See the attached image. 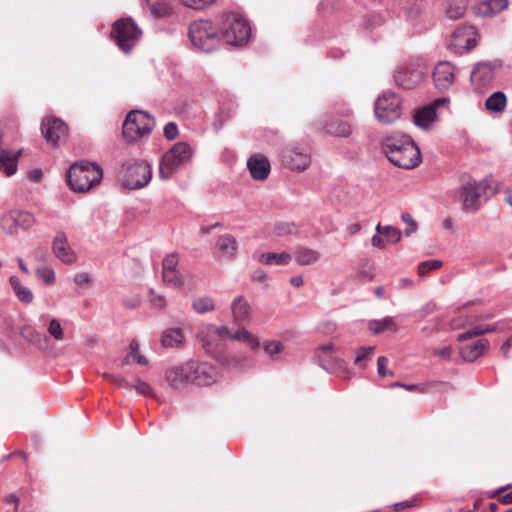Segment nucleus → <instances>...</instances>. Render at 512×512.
<instances>
[{"instance_id": "1", "label": "nucleus", "mask_w": 512, "mask_h": 512, "mask_svg": "<svg viewBox=\"0 0 512 512\" xmlns=\"http://www.w3.org/2000/svg\"><path fill=\"white\" fill-rule=\"evenodd\" d=\"M388 160L402 169H413L421 162L420 149L412 138L405 134L393 133L381 141Z\"/></svg>"}, {"instance_id": "2", "label": "nucleus", "mask_w": 512, "mask_h": 512, "mask_svg": "<svg viewBox=\"0 0 512 512\" xmlns=\"http://www.w3.org/2000/svg\"><path fill=\"white\" fill-rule=\"evenodd\" d=\"M103 177L100 166L91 162H80L73 164L67 174L68 183L76 192L89 191L98 185Z\"/></svg>"}, {"instance_id": "3", "label": "nucleus", "mask_w": 512, "mask_h": 512, "mask_svg": "<svg viewBox=\"0 0 512 512\" xmlns=\"http://www.w3.org/2000/svg\"><path fill=\"white\" fill-rule=\"evenodd\" d=\"M188 38L193 48L203 53L215 51L220 44L217 28L209 20L193 21L188 28Z\"/></svg>"}, {"instance_id": "4", "label": "nucleus", "mask_w": 512, "mask_h": 512, "mask_svg": "<svg viewBox=\"0 0 512 512\" xmlns=\"http://www.w3.org/2000/svg\"><path fill=\"white\" fill-rule=\"evenodd\" d=\"M219 17L221 33L228 45L243 46L249 41L251 27L245 18L229 12H223Z\"/></svg>"}, {"instance_id": "5", "label": "nucleus", "mask_w": 512, "mask_h": 512, "mask_svg": "<svg viewBox=\"0 0 512 512\" xmlns=\"http://www.w3.org/2000/svg\"><path fill=\"white\" fill-rule=\"evenodd\" d=\"M194 151L191 145L185 141L175 143L162 156L159 164V176L167 180L172 174L183 165L192 160Z\"/></svg>"}, {"instance_id": "6", "label": "nucleus", "mask_w": 512, "mask_h": 512, "mask_svg": "<svg viewBox=\"0 0 512 512\" xmlns=\"http://www.w3.org/2000/svg\"><path fill=\"white\" fill-rule=\"evenodd\" d=\"M426 71L427 67L422 58L410 57L397 66L394 81L403 89H413L422 81Z\"/></svg>"}, {"instance_id": "7", "label": "nucleus", "mask_w": 512, "mask_h": 512, "mask_svg": "<svg viewBox=\"0 0 512 512\" xmlns=\"http://www.w3.org/2000/svg\"><path fill=\"white\" fill-rule=\"evenodd\" d=\"M155 126V120L146 111H130L122 126V135L127 142H134L148 136Z\"/></svg>"}, {"instance_id": "8", "label": "nucleus", "mask_w": 512, "mask_h": 512, "mask_svg": "<svg viewBox=\"0 0 512 512\" xmlns=\"http://www.w3.org/2000/svg\"><path fill=\"white\" fill-rule=\"evenodd\" d=\"M142 36V31L132 18H121L112 25L111 37L117 47L125 54H129Z\"/></svg>"}, {"instance_id": "9", "label": "nucleus", "mask_w": 512, "mask_h": 512, "mask_svg": "<svg viewBox=\"0 0 512 512\" xmlns=\"http://www.w3.org/2000/svg\"><path fill=\"white\" fill-rule=\"evenodd\" d=\"M151 179L152 165L146 161L124 164L120 170L122 185L131 190L144 188Z\"/></svg>"}, {"instance_id": "10", "label": "nucleus", "mask_w": 512, "mask_h": 512, "mask_svg": "<svg viewBox=\"0 0 512 512\" xmlns=\"http://www.w3.org/2000/svg\"><path fill=\"white\" fill-rule=\"evenodd\" d=\"M490 187L483 181H468L458 190V195L462 200L463 209L468 212H476L494 192L489 193Z\"/></svg>"}, {"instance_id": "11", "label": "nucleus", "mask_w": 512, "mask_h": 512, "mask_svg": "<svg viewBox=\"0 0 512 512\" xmlns=\"http://www.w3.org/2000/svg\"><path fill=\"white\" fill-rule=\"evenodd\" d=\"M424 0H393L389 3V10L403 16L409 22L415 32L419 33L424 29Z\"/></svg>"}, {"instance_id": "12", "label": "nucleus", "mask_w": 512, "mask_h": 512, "mask_svg": "<svg viewBox=\"0 0 512 512\" xmlns=\"http://www.w3.org/2000/svg\"><path fill=\"white\" fill-rule=\"evenodd\" d=\"M401 115V100L395 93H384L375 103V116L379 122L392 123Z\"/></svg>"}, {"instance_id": "13", "label": "nucleus", "mask_w": 512, "mask_h": 512, "mask_svg": "<svg viewBox=\"0 0 512 512\" xmlns=\"http://www.w3.org/2000/svg\"><path fill=\"white\" fill-rule=\"evenodd\" d=\"M227 333V327L209 324L198 333V340L206 354L218 358L222 341Z\"/></svg>"}, {"instance_id": "14", "label": "nucleus", "mask_w": 512, "mask_h": 512, "mask_svg": "<svg viewBox=\"0 0 512 512\" xmlns=\"http://www.w3.org/2000/svg\"><path fill=\"white\" fill-rule=\"evenodd\" d=\"M35 224V218L32 213L23 210H11L1 217L0 225L2 230L14 235L19 229L28 230Z\"/></svg>"}, {"instance_id": "15", "label": "nucleus", "mask_w": 512, "mask_h": 512, "mask_svg": "<svg viewBox=\"0 0 512 512\" xmlns=\"http://www.w3.org/2000/svg\"><path fill=\"white\" fill-rule=\"evenodd\" d=\"M282 164L291 170L304 171L310 164V155L298 145H287L280 151Z\"/></svg>"}, {"instance_id": "16", "label": "nucleus", "mask_w": 512, "mask_h": 512, "mask_svg": "<svg viewBox=\"0 0 512 512\" xmlns=\"http://www.w3.org/2000/svg\"><path fill=\"white\" fill-rule=\"evenodd\" d=\"M188 365L191 368L190 381L193 385L209 386L218 380L219 372L213 365L195 360H189Z\"/></svg>"}, {"instance_id": "17", "label": "nucleus", "mask_w": 512, "mask_h": 512, "mask_svg": "<svg viewBox=\"0 0 512 512\" xmlns=\"http://www.w3.org/2000/svg\"><path fill=\"white\" fill-rule=\"evenodd\" d=\"M432 78L438 91H447L454 84L456 68L449 61H440L434 67Z\"/></svg>"}, {"instance_id": "18", "label": "nucleus", "mask_w": 512, "mask_h": 512, "mask_svg": "<svg viewBox=\"0 0 512 512\" xmlns=\"http://www.w3.org/2000/svg\"><path fill=\"white\" fill-rule=\"evenodd\" d=\"M190 369L188 361L181 365L171 367L166 370L165 379L173 389H185L188 385H193L192 381H190Z\"/></svg>"}, {"instance_id": "19", "label": "nucleus", "mask_w": 512, "mask_h": 512, "mask_svg": "<svg viewBox=\"0 0 512 512\" xmlns=\"http://www.w3.org/2000/svg\"><path fill=\"white\" fill-rule=\"evenodd\" d=\"M52 251L57 259L65 264H73L77 260L76 253L71 248L68 238L63 231H58L52 243Z\"/></svg>"}, {"instance_id": "20", "label": "nucleus", "mask_w": 512, "mask_h": 512, "mask_svg": "<svg viewBox=\"0 0 512 512\" xmlns=\"http://www.w3.org/2000/svg\"><path fill=\"white\" fill-rule=\"evenodd\" d=\"M494 79V69L490 62H479L474 65L470 80L479 91L490 86Z\"/></svg>"}, {"instance_id": "21", "label": "nucleus", "mask_w": 512, "mask_h": 512, "mask_svg": "<svg viewBox=\"0 0 512 512\" xmlns=\"http://www.w3.org/2000/svg\"><path fill=\"white\" fill-rule=\"evenodd\" d=\"M41 132L47 143L56 147L68 132L67 125L59 118H54L41 126Z\"/></svg>"}, {"instance_id": "22", "label": "nucleus", "mask_w": 512, "mask_h": 512, "mask_svg": "<svg viewBox=\"0 0 512 512\" xmlns=\"http://www.w3.org/2000/svg\"><path fill=\"white\" fill-rule=\"evenodd\" d=\"M477 31L472 26L458 28L452 34V45L457 50L469 51L476 47Z\"/></svg>"}, {"instance_id": "23", "label": "nucleus", "mask_w": 512, "mask_h": 512, "mask_svg": "<svg viewBox=\"0 0 512 512\" xmlns=\"http://www.w3.org/2000/svg\"><path fill=\"white\" fill-rule=\"evenodd\" d=\"M247 168L253 179L263 181L268 178L271 165L267 157L254 154L247 160Z\"/></svg>"}, {"instance_id": "24", "label": "nucleus", "mask_w": 512, "mask_h": 512, "mask_svg": "<svg viewBox=\"0 0 512 512\" xmlns=\"http://www.w3.org/2000/svg\"><path fill=\"white\" fill-rule=\"evenodd\" d=\"M508 7V0H483L473 6V12L477 16L491 17Z\"/></svg>"}, {"instance_id": "25", "label": "nucleus", "mask_w": 512, "mask_h": 512, "mask_svg": "<svg viewBox=\"0 0 512 512\" xmlns=\"http://www.w3.org/2000/svg\"><path fill=\"white\" fill-rule=\"evenodd\" d=\"M237 241L230 234H224L217 239L216 249L219 257L226 260H232L237 252Z\"/></svg>"}, {"instance_id": "26", "label": "nucleus", "mask_w": 512, "mask_h": 512, "mask_svg": "<svg viewBox=\"0 0 512 512\" xmlns=\"http://www.w3.org/2000/svg\"><path fill=\"white\" fill-rule=\"evenodd\" d=\"M291 255L300 266L312 265L320 259V253L317 250L304 245H297Z\"/></svg>"}, {"instance_id": "27", "label": "nucleus", "mask_w": 512, "mask_h": 512, "mask_svg": "<svg viewBox=\"0 0 512 512\" xmlns=\"http://www.w3.org/2000/svg\"><path fill=\"white\" fill-rule=\"evenodd\" d=\"M436 117L435 107L427 105L415 111L413 123L423 130H428L436 120Z\"/></svg>"}, {"instance_id": "28", "label": "nucleus", "mask_w": 512, "mask_h": 512, "mask_svg": "<svg viewBox=\"0 0 512 512\" xmlns=\"http://www.w3.org/2000/svg\"><path fill=\"white\" fill-rule=\"evenodd\" d=\"M234 322L241 324L250 316V305L243 296H237L231 303Z\"/></svg>"}, {"instance_id": "29", "label": "nucleus", "mask_w": 512, "mask_h": 512, "mask_svg": "<svg viewBox=\"0 0 512 512\" xmlns=\"http://www.w3.org/2000/svg\"><path fill=\"white\" fill-rule=\"evenodd\" d=\"M489 345V341L486 339H480L474 344L467 345L461 349L460 354L464 361L474 362L480 356L483 355L484 351L487 349Z\"/></svg>"}, {"instance_id": "30", "label": "nucleus", "mask_w": 512, "mask_h": 512, "mask_svg": "<svg viewBox=\"0 0 512 512\" xmlns=\"http://www.w3.org/2000/svg\"><path fill=\"white\" fill-rule=\"evenodd\" d=\"M38 321L42 326L47 324V332L55 340L62 341L64 339V331L59 319L51 317L49 314H41Z\"/></svg>"}, {"instance_id": "31", "label": "nucleus", "mask_w": 512, "mask_h": 512, "mask_svg": "<svg viewBox=\"0 0 512 512\" xmlns=\"http://www.w3.org/2000/svg\"><path fill=\"white\" fill-rule=\"evenodd\" d=\"M9 283L20 302L24 304L32 303L34 298L32 291L28 287H25L17 276H11Z\"/></svg>"}, {"instance_id": "32", "label": "nucleus", "mask_w": 512, "mask_h": 512, "mask_svg": "<svg viewBox=\"0 0 512 512\" xmlns=\"http://www.w3.org/2000/svg\"><path fill=\"white\" fill-rule=\"evenodd\" d=\"M184 342V337L180 328H170L163 332L161 343L163 347H179Z\"/></svg>"}, {"instance_id": "33", "label": "nucleus", "mask_w": 512, "mask_h": 512, "mask_svg": "<svg viewBox=\"0 0 512 512\" xmlns=\"http://www.w3.org/2000/svg\"><path fill=\"white\" fill-rule=\"evenodd\" d=\"M499 322L488 324L485 326H476L458 335L457 340L460 342L469 340L473 337H478L486 333H491L500 330Z\"/></svg>"}, {"instance_id": "34", "label": "nucleus", "mask_w": 512, "mask_h": 512, "mask_svg": "<svg viewBox=\"0 0 512 512\" xmlns=\"http://www.w3.org/2000/svg\"><path fill=\"white\" fill-rule=\"evenodd\" d=\"M292 259V255L287 252L282 253H262L259 256V261L266 265H287Z\"/></svg>"}, {"instance_id": "35", "label": "nucleus", "mask_w": 512, "mask_h": 512, "mask_svg": "<svg viewBox=\"0 0 512 512\" xmlns=\"http://www.w3.org/2000/svg\"><path fill=\"white\" fill-rule=\"evenodd\" d=\"M151 12L156 17H165L172 12L170 0H145Z\"/></svg>"}, {"instance_id": "36", "label": "nucleus", "mask_w": 512, "mask_h": 512, "mask_svg": "<svg viewBox=\"0 0 512 512\" xmlns=\"http://www.w3.org/2000/svg\"><path fill=\"white\" fill-rule=\"evenodd\" d=\"M507 103L506 95L501 91L492 93L485 102L486 109L492 112H501Z\"/></svg>"}, {"instance_id": "37", "label": "nucleus", "mask_w": 512, "mask_h": 512, "mask_svg": "<svg viewBox=\"0 0 512 512\" xmlns=\"http://www.w3.org/2000/svg\"><path fill=\"white\" fill-rule=\"evenodd\" d=\"M326 131L337 137H348L352 133L351 126L341 120L331 121L325 126Z\"/></svg>"}, {"instance_id": "38", "label": "nucleus", "mask_w": 512, "mask_h": 512, "mask_svg": "<svg viewBox=\"0 0 512 512\" xmlns=\"http://www.w3.org/2000/svg\"><path fill=\"white\" fill-rule=\"evenodd\" d=\"M467 9L466 0H449L446 8V16L456 20L464 16Z\"/></svg>"}, {"instance_id": "39", "label": "nucleus", "mask_w": 512, "mask_h": 512, "mask_svg": "<svg viewBox=\"0 0 512 512\" xmlns=\"http://www.w3.org/2000/svg\"><path fill=\"white\" fill-rule=\"evenodd\" d=\"M369 329L373 334H379L385 330L396 331L397 325L393 317L387 316L383 319L372 321L369 325Z\"/></svg>"}, {"instance_id": "40", "label": "nucleus", "mask_w": 512, "mask_h": 512, "mask_svg": "<svg viewBox=\"0 0 512 512\" xmlns=\"http://www.w3.org/2000/svg\"><path fill=\"white\" fill-rule=\"evenodd\" d=\"M192 308L198 314H205L215 309V303L210 296H200L192 301Z\"/></svg>"}, {"instance_id": "41", "label": "nucleus", "mask_w": 512, "mask_h": 512, "mask_svg": "<svg viewBox=\"0 0 512 512\" xmlns=\"http://www.w3.org/2000/svg\"><path fill=\"white\" fill-rule=\"evenodd\" d=\"M225 337H229L232 340L245 341L249 343L253 348L259 346L258 338L244 328L238 329L235 333H230V331L228 330V333L225 335Z\"/></svg>"}, {"instance_id": "42", "label": "nucleus", "mask_w": 512, "mask_h": 512, "mask_svg": "<svg viewBox=\"0 0 512 512\" xmlns=\"http://www.w3.org/2000/svg\"><path fill=\"white\" fill-rule=\"evenodd\" d=\"M297 231L296 225L292 222H278L274 227V232L277 236L293 235Z\"/></svg>"}, {"instance_id": "43", "label": "nucleus", "mask_w": 512, "mask_h": 512, "mask_svg": "<svg viewBox=\"0 0 512 512\" xmlns=\"http://www.w3.org/2000/svg\"><path fill=\"white\" fill-rule=\"evenodd\" d=\"M442 266V261L440 260H427L423 261L418 266V274L421 277H424L429 271L437 270Z\"/></svg>"}, {"instance_id": "44", "label": "nucleus", "mask_w": 512, "mask_h": 512, "mask_svg": "<svg viewBox=\"0 0 512 512\" xmlns=\"http://www.w3.org/2000/svg\"><path fill=\"white\" fill-rule=\"evenodd\" d=\"M163 281L172 287H180L183 284V278L178 271L162 272Z\"/></svg>"}, {"instance_id": "45", "label": "nucleus", "mask_w": 512, "mask_h": 512, "mask_svg": "<svg viewBox=\"0 0 512 512\" xmlns=\"http://www.w3.org/2000/svg\"><path fill=\"white\" fill-rule=\"evenodd\" d=\"M383 235L390 243H398L401 240L402 232L391 225H387L383 229Z\"/></svg>"}, {"instance_id": "46", "label": "nucleus", "mask_w": 512, "mask_h": 512, "mask_svg": "<svg viewBox=\"0 0 512 512\" xmlns=\"http://www.w3.org/2000/svg\"><path fill=\"white\" fill-rule=\"evenodd\" d=\"M384 22V18L379 13H371L364 22L365 29L372 31Z\"/></svg>"}, {"instance_id": "47", "label": "nucleus", "mask_w": 512, "mask_h": 512, "mask_svg": "<svg viewBox=\"0 0 512 512\" xmlns=\"http://www.w3.org/2000/svg\"><path fill=\"white\" fill-rule=\"evenodd\" d=\"M263 349L270 357H274L275 355L282 352L283 345L280 341L276 340L266 341L263 344Z\"/></svg>"}, {"instance_id": "48", "label": "nucleus", "mask_w": 512, "mask_h": 512, "mask_svg": "<svg viewBox=\"0 0 512 512\" xmlns=\"http://www.w3.org/2000/svg\"><path fill=\"white\" fill-rule=\"evenodd\" d=\"M179 260L176 254H170L163 259L162 272L177 271Z\"/></svg>"}, {"instance_id": "49", "label": "nucleus", "mask_w": 512, "mask_h": 512, "mask_svg": "<svg viewBox=\"0 0 512 512\" xmlns=\"http://www.w3.org/2000/svg\"><path fill=\"white\" fill-rule=\"evenodd\" d=\"M388 362H389V360L385 356H380L377 359V372H378V375L382 378L388 377V376L389 377L394 376V372L387 369Z\"/></svg>"}, {"instance_id": "50", "label": "nucleus", "mask_w": 512, "mask_h": 512, "mask_svg": "<svg viewBox=\"0 0 512 512\" xmlns=\"http://www.w3.org/2000/svg\"><path fill=\"white\" fill-rule=\"evenodd\" d=\"M131 389H135L137 393L144 396H150L153 394L151 386L139 378H137L135 382L131 384Z\"/></svg>"}, {"instance_id": "51", "label": "nucleus", "mask_w": 512, "mask_h": 512, "mask_svg": "<svg viewBox=\"0 0 512 512\" xmlns=\"http://www.w3.org/2000/svg\"><path fill=\"white\" fill-rule=\"evenodd\" d=\"M374 350H375V347H373V346L361 347L356 354L354 363L356 365H361V363L363 361L370 359Z\"/></svg>"}, {"instance_id": "52", "label": "nucleus", "mask_w": 512, "mask_h": 512, "mask_svg": "<svg viewBox=\"0 0 512 512\" xmlns=\"http://www.w3.org/2000/svg\"><path fill=\"white\" fill-rule=\"evenodd\" d=\"M216 0H181V2L194 10H201L204 9L206 6L211 5Z\"/></svg>"}, {"instance_id": "53", "label": "nucleus", "mask_w": 512, "mask_h": 512, "mask_svg": "<svg viewBox=\"0 0 512 512\" xmlns=\"http://www.w3.org/2000/svg\"><path fill=\"white\" fill-rule=\"evenodd\" d=\"M37 276L47 284H52L55 281V273L51 268L48 267L38 269Z\"/></svg>"}, {"instance_id": "54", "label": "nucleus", "mask_w": 512, "mask_h": 512, "mask_svg": "<svg viewBox=\"0 0 512 512\" xmlns=\"http://www.w3.org/2000/svg\"><path fill=\"white\" fill-rule=\"evenodd\" d=\"M401 219L403 222H405L409 227L404 231V234L406 236H410L412 233H414L417 229V224L414 221L413 217L409 213H403L401 215Z\"/></svg>"}, {"instance_id": "55", "label": "nucleus", "mask_w": 512, "mask_h": 512, "mask_svg": "<svg viewBox=\"0 0 512 512\" xmlns=\"http://www.w3.org/2000/svg\"><path fill=\"white\" fill-rule=\"evenodd\" d=\"M163 134L166 139L174 140L178 135V128L174 122H168L163 129Z\"/></svg>"}, {"instance_id": "56", "label": "nucleus", "mask_w": 512, "mask_h": 512, "mask_svg": "<svg viewBox=\"0 0 512 512\" xmlns=\"http://www.w3.org/2000/svg\"><path fill=\"white\" fill-rule=\"evenodd\" d=\"M105 377L116 384L119 388L131 389V383L121 376L106 374Z\"/></svg>"}, {"instance_id": "57", "label": "nucleus", "mask_w": 512, "mask_h": 512, "mask_svg": "<svg viewBox=\"0 0 512 512\" xmlns=\"http://www.w3.org/2000/svg\"><path fill=\"white\" fill-rule=\"evenodd\" d=\"M417 506V499L405 500L401 502H397L393 504V509L395 512L402 511L404 509H409Z\"/></svg>"}, {"instance_id": "58", "label": "nucleus", "mask_w": 512, "mask_h": 512, "mask_svg": "<svg viewBox=\"0 0 512 512\" xmlns=\"http://www.w3.org/2000/svg\"><path fill=\"white\" fill-rule=\"evenodd\" d=\"M129 354L126 356V358L122 361V365H126L129 363V359L130 358H133V359H136L137 358V354H139V346L136 342H132L129 346Z\"/></svg>"}, {"instance_id": "59", "label": "nucleus", "mask_w": 512, "mask_h": 512, "mask_svg": "<svg viewBox=\"0 0 512 512\" xmlns=\"http://www.w3.org/2000/svg\"><path fill=\"white\" fill-rule=\"evenodd\" d=\"M74 282L79 286H86L90 284L91 279L87 273L81 272L75 275Z\"/></svg>"}, {"instance_id": "60", "label": "nucleus", "mask_w": 512, "mask_h": 512, "mask_svg": "<svg viewBox=\"0 0 512 512\" xmlns=\"http://www.w3.org/2000/svg\"><path fill=\"white\" fill-rule=\"evenodd\" d=\"M437 310V305L434 302H428L420 309V314L422 317H425L429 314H432Z\"/></svg>"}, {"instance_id": "61", "label": "nucleus", "mask_w": 512, "mask_h": 512, "mask_svg": "<svg viewBox=\"0 0 512 512\" xmlns=\"http://www.w3.org/2000/svg\"><path fill=\"white\" fill-rule=\"evenodd\" d=\"M438 356L443 359H450L452 355V348L450 346L443 347L435 352Z\"/></svg>"}, {"instance_id": "62", "label": "nucleus", "mask_w": 512, "mask_h": 512, "mask_svg": "<svg viewBox=\"0 0 512 512\" xmlns=\"http://www.w3.org/2000/svg\"><path fill=\"white\" fill-rule=\"evenodd\" d=\"M371 244L374 247H377V248H383L384 247V241H383V239L381 238V236L379 234H375L371 238Z\"/></svg>"}, {"instance_id": "63", "label": "nucleus", "mask_w": 512, "mask_h": 512, "mask_svg": "<svg viewBox=\"0 0 512 512\" xmlns=\"http://www.w3.org/2000/svg\"><path fill=\"white\" fill-rule=\"evenodd\" d=\"M333 349H334V346L332 343L320 345L318 348V350L321 351L322 353H324L325 355L330 354L333 351Z\"/></svg>"}, {"instance_id": "64", "label": "nucleus", "mask_w": 512, "mask_h": 512, "mask_svg": "<svg viewBox=\"0 0 512 512\" xmlns=\"http://www.w3.org/2000/svg\"><path fill=\"white\" fill-rule=\"evenodd\" d=\"M328 56L330 58H333V59H339L342 56H344V51H342V50H335V49L331 48L329 50V52H328Z\"/></svg>"}]
</instances>
